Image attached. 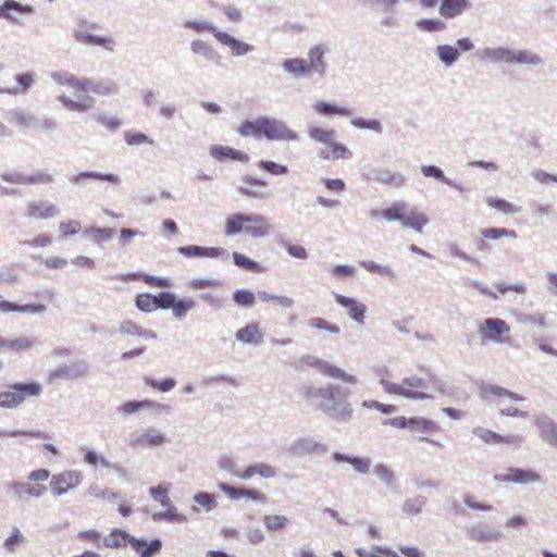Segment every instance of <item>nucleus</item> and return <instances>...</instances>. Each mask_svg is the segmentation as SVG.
Listing matches in <instances>:
<instances>
[{
	"mask_svg": "<svg viewBox=\"0 0 557 557\" xmlns=\"http://www.w3.org/2000/svg\"><path fill=\"white\" fill-rule=\"evenodd\" d=\"M348 395V388L335 384H329L323 387L307 386L302 391V396L306 399L319 398L315 405L319 410L342 421L350 419L352 413L351 406L347 401Z\"/></svg>",
	"mask_w": 557,
	"mask_h": 557,
	"instance_id": "1",
	"label": "nucleus"
},
{
	"mask_svg": "<svg viewBox=\"0 0 557 557\" xmlns=\"http://www.w3.org/2000/svg\"><path fill=\"white\" fill-rule=\"evenodd\" d=\"M53 79L63 86L73 90V99L71 96L62 94L58 100L69 110L76 112H86L94 108L95 99L88 95L90 82L88 79H79L70 73H57Z\"/></svg>",
	"mask_w": 557,
	"mask_h": 557,
	"instance_id": "2",
	"label": "nucleus"
},
{
	"mask_svg": "<svg viewBox=\"0 0 557 557\" xmlns=\"http://www.w3.org/2000/svg\"><path fill=\"white\" fill-rule=\"evenodd\" d=\"M384 391L391 395L403 396L410 399H426L431 395L428 393L429 389L442 392L440 380L429 374L428 380L418 376L406 377L401 384L391 382L385 375L380 379Z\"/></svg>",
	"mask_w": 557,
	"mask_h": 557,
	"instance_id": "3",
	"label": "nucleus"
},
{
	"mask_svg": "<svg viewBox=\"0 0 557 557\" xmlns=\"http://www.w3.org/2000/svg\"><path fill=\"white\" fill-rule=\"evenodd\" d=\"M271 224L261 214L233 213L225 219L224 233L233 236L242 232L251 237H264L269 235Z\"/></svg>",
	"mask_w": 557,
	"mask_h": 557,
	"instance_id": "4",
	"label": "nucleus"
},
{
	"mask_svg": "<svg viewBox=\"0 0 557 557\" xmlns=\"http://www.w3.org/2000/svg\"><path fill=\"white\" fill-rule=\"evenodd\" d=\"M103 545L108 548H122L131 545V547L139 554V557H152L161 550L162 543L154 539L147 543L145 540L136 539L121 529H113L104 539Z\"/></svg>",
	"mask_w": 557,
	"mask_h": 557,
	"instance_id": "5",
	"label": "nucleus"
},
{
	"mask_svg": "<svg viewBox=\"0 0 557 557\" xmlns=\"http://www.w3.org/2000/svg\"><path fill=\"white\" fill-rule=\"evenodd\" d=\"M42 392L41 384L37 382L15 383L8 385L0 392V407L15 408L22 405L26 399L38 397Z\"/></svg>",
	"mask_w": 557,
	"mask_h": 557,
	"instance_id": "6",
	"label": "nucleus"
},
{
	"mask_svg": "<svg viewBox=\"0 0 557 557\" xmlns=\"http://www.w3.org/2000/svg\"><path fill=\"white\" fill-rule=\"evenodd\" d=\"M50 478V471L47 469H36L29 472L27 482H13L10 488L17 497L25 495L40 497L46 493L45 482Z\"/></svg>",
	"mask_w": 557,
	"mask_h": 557,
	"instance_id": "7",
	"label": "nucleus"
},
{
	"mask_svg": "<svg viewBox=\"0 0 557 557\" xmlns=\"http://www.w3.org/2000/svg\"><path fill=\"white\" fill-rule=\"evenodd\" d=\"M84 480L83 472L78 470H65L55 473L50 479V492L53 496H62L78 487Z\"/></svg>",
	"mask_w": 557,
	"mask_h": 557,
	"instance_id": "8",
	"label": "nucleus"
},
{
	"mask_svg": "<svg viewBox=\"0 0 557 557\" xmlns=\"http://www.w3.org/2000/svg\"><path fill=\"white\" fill-rule=\"evenodd\" d=\"M300 367H307L317 369L324 376L339 379L344 382L355 383L356 379L352 375L347 374L342 369L329 363L327 361L320 359L313 355H305L299 359Z\"/></svg>",
	"mask_w": 557,
	"mask_h": 557,
	"instance_id": "9",
	"label": "nucleus"
},
{
	"mask_svg": "<svg viewBox=\"0 0 557 557\" xmlns=\"http://www.w3.org/2000/svg\"><path fill=\"white\" fill-rule=\"evenodd\" d=\"M479 333L483 339L505 343L509 338L510 326L503 319L488 318L479 325Z\"/></svg>",
	"mask_w": 557,
	"mask_h": 557,
	"instance_id": "10",
	"label": "nucleus"
},
{
	"mask_svg": "<svg viewBox=\"0 0 557 557\" xmlns=\"http://www.w3.org/2000/svg\"><path fill=\"white\" fill-rule=\"evenodd\" d=\"M262 137L270 140H296L298 135L289 129L283 122L262 117Z\"/></svg>",
	"mask_w": 557,
	"mask_h": 557,
	"instance_id": "11",
	"label": "nucleus"
},
{
	"mask_svg": "<svg viewBox=\"0 0 557 557\" xmlns=\"http://www.w3.org/2000/svg\"><path fill=\"white\" fill-rule=\"evenodd\" d=\"M473 434L488 445H518L522 442L521 436L515 434L502 435L492 430L481 426L473 429Z\"/></svg>",
	"mask_w": 557,
	"mask_h": 557,
	"instance_id": "12",
	"label": "nucleus"
},
{
	"mask_svg": "<svg viewBox=\"0 0 557 557\" xmlns=\"http://www.w3.org/2000/svg\"><path fill=\"white\" fill-rule=\"evenodd\" d=\"M33 13L34 8L32 5L21 4L14 0H4L2 5H0V17L13 23H20V16Z\"/></svg>",
	"mask_w": 557,
	"mask_h": 557,
	"instance_id": "13",
	"label": "nucleus"
},
{
	"mask_svg": "<svg viewBox=\"0 0 557 557\" xmlns=\"http://www.w3.org/2000/svg\"><path fill=\"white\" fill-rule=\"evenodd\" d=\"M495 480L499 482L531 483L540 481L541 475L533 470L508 468L505 474L495 475Z\"/></svg>",
	"mask_w": 557,
	"mask_h": 557,
	"instance_id": "14",
	"label": "nucleus"
},
{
	"mask_svg": "<svg viewBox=\"0 0 557 557\" xmlns=\"http://www.w3.org/2000/svg\"><path fill=\"white\" fill-rule=\"evenodd\" d=\"M58 213V208L48 201H30L27 203L25 215L33 220H47Z\"/></svg>",
	"mask_w": 557,
	"mask_h": 557,
	"instance_id": "15",
	"label": "nucleus"
},
{
	"mask_svg": "<svg viewBox=\"0 0 557 557\" xmlns=\"http://www.w3.org/2000/svg\"><path fill=\"white\" fill-rule=\"evenodd\" d=\"M210 156L218 161H238L246 163L249 161L247 153L227 146L213 145L210 147Z\"/></svg>",
	"mask_w": 557,
	"mask_h": 557,
	"instance_id": "16",
	"label": "nucleus"
},
{
	"mask_svg": "<svg viewBox=\"0 0 557 557\" xmlns=\"http://www.w3.org/2000/svg\"><path fill=\"white\" fill-rule=\"evenodd\" d=\"M219 487L232 499H239L242 497H246L252 499L255 502L265 503L267 496L260 491L244 488V487H233L225 483H221Z\"/></svg>",
	"mask_w": 557,
	"mask_h": 557,
	"instance_id": "17",
	"label": "nucleus"
},
{
	"mask_svg": "<svg viewBox=\"0 0 557 557\" xmlns=\"http://www.w3.org/2000/svg\"><path fill=\"white\" fill-rule=\"evenodd\" d=\"M165 443V436L154 430H148L131 440V445L138 448L158 447Z\"/></svg>",
	"mask_w": 557,
	"mask_h": 557,
	"instance_id": "18",
	"label": "nucleus"
},
{
	"mask_svg": "<svg viewBox=\"0 0 557 557\" xmlns=\"http://www.w3.org/2000/svg\"><path fill=\"white\" fill-rule=\"evenodd\" d=\"M352 156L351 151L343 144L334 139L326 145V148L321 149L319 157L322 160H338V159H350Z\"/></svg>",
	"mask_w": 557,
	"mask_h": 557,
	"instance_id": "19",
	"label": "nucleus"
},
{
	"mask_svg": "<svg viewBox=\"0 0 557 557\" xmlns=\"http://www.w3.org/2000/svg\"><path fill=\"white\" fill-rule=\"evenodd\" d=\"M335 300L338 305L345 307L348 310V315L357 321V322H363L364 313H366V306L363 304L358 302L357 300L335 294Z\"/></svg>",
	"mask_w": 557,
	"mask_h": 557,
	"instance_id": "20",
	"label": "nucleus"
},
{
	"mask_svg": "<svg viewBox=\"0 0 557 557\" xmlns=\"http://www.w3.org/2000/svg\"><path fill=\"white\" fill-rule=\"evenodd\" d=\"M494 396L508 397L515 401H521L524 399L521 395H519L517 393H512L504 387H500V386H497L494 384H483L480 386V397L482 399L488 400Z\"/></svg>",
	"mask_w": 557,
	"mask_h": 557,
	"instance_id": "21",
	"label": "nucleus"
},
{
	"mask_svg": "<svg viewBox=\"0 0 557 557\" xmlns=\"http://www.w3.org/2000/svg\"><path fill=\"white\" fill-rule=\"evenodd\" d=\"M469 5V0H442L440 14L445 18H454L461 15Z\"/></svg>",
	"mask_w": 557,
	"mask_h": 557,
	"instance_id": "22",
	"label": "nucleus"
},
{
	"mask_svg": "<svg viewBox=\"0 0 557 557\" xmlns=\"http://www.w3.org/2000/svg\"><path fill=\"white\" fill-rule=\"evenodd\" d=\"M144 408L154 409L157 411H164L168 409V407L162 404H159V403L150 400V399H145V400H140V401H137V400L126 401L120 407V410L125 414H132L140 409H144Z\"/></svg>",
	"mask_w": 557,
	"mask_h": 557,
	"instance_id": "23",
	"label": "nucleus"
},
{
	"mask_svg": "<svg viewBox=\"0 0 557 557\" xmlns=\"http://www.w3.org/2000/svg\"><path fill=\"white\" fill-rule=\"evenodd\" d=\"M429 223V218L417 210H409L407 207V213H405V218L401 221V224L405 227H410L418 233H421L423 227Z\"/></svg>",
	"mask_w": 557,
	"mask_h": 557,
	"instance_id": "24",
	"label": "nucleus"
},
{
	"mask_svg": "<svg viewBox=\"0 0 557 557\" xmlns=\"http://www.w3.org/2000/svg\"><path fill=\"white\" fill-rule=\"evenodd\" d=\"M235 474L243 480H248L255 475L272 478L275 475V469L267 463H255L247 467L242 473L237 472Z\"/></svg>",
	"mask_w": 557,
	"mask_h": 557,
	"instance_id": "25",
	"label": "nucleus"
},
{
	"mask_svg": "<svg viewBox=\"0 0 557 557\" xmlns=\"http://www.w3.org/2000/svg\"><path fill=\"white\" fill-rule=\"evenodd\" d=\"M216 40L220 44L230 47L234 55H243L251 50V47L248 44L238 41L237 39H235L234 37L224 32L216 34Z\"/></svg>",
	"mask_w": 557,
	"mask_h": 557,
	"instance_id": "26",
	"label": "nucleus"
},
{
	"mask_svg": "<svg viewBox=\"0 0 557 557\" xmlns=\"http://www.w3.org/2000/svg\"><path fill=\"white\" fill-rule=\"evenodd\" d=\"M407 213V205L405 202H395L389 208L383 209L382 211H373L372 215H381L387 221H403Z\"/></svg>",
	"mask_w": 557,
	"mask_h": 557,
	"instance_id": "27",
	"label": "nucleus"
},
{
	"mask_svg": "<svg viewBox=\"0 0 557 557\" xmlns=\"http://www.w3.org/2000/svg\"><path fill=\"white\" fill-rule=\"evenodd\" d=\"M324 49L322 46H314L309 50L308 57L309 61L308 66L311 72H317L320 75H323L325 72V63L323 61Z\"/></svg>",
	"mask_w": 557,
	"mask_h": 557,
	"instance_id": "28",
	"label": "nucleus"
},
{
	"mask_svg": "<svg viewBox=\"0 0 557 557\" xmlns=\"http://www.w3.org/2000/svg\"><path fill=\"white\" fill-rule=\"evenodd\" d=\"M45 309H46V306L42 304L16 305L14 302H10L7 300L0 301V311H2V312L17 311V312L39 313V312L45 311Z\"/></svg>",
	"mask_w": 557,
	"mask_h": 557,
	"instance_id": "29",
	"label": "nucleus"
},
{
	"mask_svg": "<svg viewBox=\"0 0 557 557\" xmlns=\"http://www.w3.org/2000/svg\"><path fill=\"white\" fill-rule=\"evenodd\" d=\"M541 437L548 444L557 447V423L549 418L539 421Z\"/></svg>",
	"mask_w": 557,
	"mask_h": 557,
	"instance_id": "30",
	"label": "nucleus"
},
{
	"mask_svg": "<svg viewBox=\"0 0 557 557\" xmlns=\"http://www.w3.org/2000/svg\"><path fill=\"white\" fill-rule=\"evenodd\" d=\"M261 337L259 325L256 323L248 324L236 332V338L247 344H257Z\"/></svg>",
	"mask_w": 557,
	"mask_h": 557,
	"instance_id": "31",
	"label": "nucleus"
},
{
	"mask_svg": "<svg viewBox=\"0 0 557 557\" xmlns=\"http://www.w3.org/2000/svg\"><path fill=\"white\" fill-rule=\"evenodd\" d=\"M84 180L106 181L111 184H117L120 182L119 177L114 174H101L97 172H81L70 177V182L75 185L81 184Z\"/></svg>",
	"mask_w": 557,
	"mask_h": 557,
	"instance_id": "32",
	"label": "nucleus"
},
{
	"mask_svg": "<svg viewBox=\"0 0 557 557\" xmlns=\"http://www.w3.org/2000/svg\"><path fill=\"white\" fill-rule=\"evenodd\" d=\"M282 66L286 72L296 76H307L311 73L308 62L299 58L285 60Z\"/></svg>",
	"mask_w": 557,
	"mask_h": 557,
	"instance_id": "33",
	"label": "nucleus"
},
{
	"mask_svg": "<svg viewBox=\"0 0 557 557\" xmlns=\"http://www.w3.org/2000/svg\"><path fill=\"white\" fill-rule=\"evenodd\" d=\"M317 113L321 115H343L349 116L351 115V110L345 107H337L335 104H330L324 101H318L313 106Z\"/></svg>",
	"mask_w": 557,
	"mask_h": 557,
	"instance_id": "34",
	"label": "nucleus"
},
{
	"mask_svg": "<svg viewBox=\"0 0 557 557\" xmlns=\"http://www.w3.org/2000/svg\"><path fill=\"white\" fill-rule=\"evenodd\" d=\"M233 257V260H234V263L246 270V271H250V272H253V273H263L265 272V268L262 267L260 263L249 259L248 257H246L245 255L243 253H239V252H233L232 255Z\"/></svg>",
	"mask_w": 557,
	"mask_h": 557,
	"instance_id": "35",
	"label": "nucleus"
},
{
	"mask_svg": "<svg viewBox=\"0 0 557 557\" xmlns=\"http://www.w3.org/2000/svg\"><path fill=\"white\" fill-rule=\"evenodd\" d=\"M165 511L156 512L153 513L152 518L154 521H169V522H177L183 523L187 520L186 516L178 512L175 507H173L171 504L169 507H165Z\"/></svg>",
	"mask_w": 557,
	"mask_h": 557,
	"instance_id": "36",
	"label": "nucleus"
},
{
	"mask_svg": "<svg viewBox=\"0 0 557 557\" xmlns=\"http://www.w3.org/2000/svg\"><path fill=\"white\" fill-rule=\"evenodd\" d=\"M262 117L256 121H246L238 127V133L244 136H253L255 138L262 137Z\"/></svg>",
	"mask_w": 557,
	"mask_h": 557,
	"instance_id": "37",
	"label": "nucleus"
},
{
	"mask_svg": "<svg viewBox=\"0 0 557 557\" xmlns=\"http://www.w3.org/2000/svg\"><path fill=\"white\" fill-rule=\"evenodd\" d=\"M33 341L26 336H18L15 338H7V350L13 354L26 351L33 347Z\"/></svg>",
	"mask_w": 557,
	"mask_h": 557,
	"instance_id": "38",
	"label": "nucleus"
},
{
	"mask_svg": "<svg viewBox=\"0 0 557 557\" xmlns=\"http://www.w3.org/2000/svg\"><path fill=\"white\" fill-rule=\"evenodd\" d=\"M408 422L411 423V426L413 430L420 431V432H437L440 431V425L430 419L425 418H409Z\"/></svg>",
	"mask_w": 557,
	"mask_h": 557,
	"instance_id": "39",
	"label": "nucleus"
},
{
	"mask_svg": "<svg viewBox=\"0 0 557 557\" xmlns=\"http://www.w3.org/2000/svg\"><path fill=\"white\" fill-rule=\"evenodd\" d=\"M311 139L319 141L323 145H329L332 139L335 138L336 133L334 129H327L322 127H310L308 132Z\"/></svg>",
	"mask_w": 557,
	"mask_h": 557,
	"instance_id": "40",
	"label": "nucleus"
},
{
	"mask_svg": "<svg viewBox=\"0 0 557 557\" xmlns=\"http://www.w3.org/2000/svg\"><path fill=\"white\" fill-rule=\"evenodd\" d=\"M484 54L486 58L495 62L511 63L512 61V50L507 48L486 49Z\"/></svg>",
	"mask_w": 557,
	"mask_h": 557,
	"instance_id": "41",
	"label": "nucleus"
},
{
	"mask_svg": "<svg viewBox=\"0 0 557 557\" xmlns=\"http://www.w3.org/2000/svg\"><path fill=\"white\" fill-rule=\"evenodd\" d=\"M120 331L126 335H136V336H150L156 337V335L151 331H145L140 325H138L134 321H125L120 325Z\"/></svg>",
	"mask_w": 557,
	"mask_h": 557,
	"instance_id": "42",
	"label": "nucleus"
},
{
	"mask_svg": "<svg viewBox=\"0 0 557 557\" xmlns=\"http://www.w3.org/2000/svg\"><path fill=\"white\" fill-rule=\"evenodd\" d=\"M487 205L503 213H517L520 211V207L508 202L505 199L500 198H487Z\"/></svg>",
	"mask_w": 557,
	"mask_h": 557,
	"instance_id": "43",
	"label": "nucleus"
},
{
	"mask_svg": "<svg viewBox=\"0 0 557 557\" xmlns=\"http://www.w3.org/2000/svg\"><path fill=\"white\" fill-rule=\"evenodd\" d=\"M481 235L486 239H499L502 237L516 238L517 233L513 230L488 227L481 231Z\"/></svg>",
	"mask_w": 557,
	"mask_h": 557,
	"instance_id": "44",
	"label": "nucleus"
},
{
	"mask_svg": "<svg viewBox=\"0 0 557 557\" xmlns=\"http://www.w3.org/2000/svg\"><path fill=\"white\" fill-rule=\"evenodd\" d=\"M170 484H159L150 488L151 497L159 502L163 507H169L171 499L168 496Z\"/></svg>",
	"mask_w": 557,
	"mask_h": 557,
	"instance_id": "45",
	"label": "nucleus"
},
{
	"mask_svg": "<svg viewBox=\"0 0 557 557\" xmlns=\"http://www.w3.org/2000/svg\"><path fill=\"white\" fill-rule=\"evenodd\" d=\"M136 307L144 312H152L157 309L156 296L144 293L136 297Z\"/></svg>",
	"mask_w": 557,
	"mask_h": 557,
	"instance_id": "46",
	"label": "nucleus"
},
{
	"mask_svg": "<svg viewBox=\"0 0 557 557\" xmlns=\"http://www.w3.org/2000/svg\"><path fill=\"white\" fill-rule=\"evenodd\" d=\"M263 523L269 531H278L287 525L288 519L284 516L269 515L264 516Z\"/></svg>",
	"mask_w": 557,
	"mask_h": 557,
	"instance_id": "47",
	"label": "nucleus"
},
{
	"mask_svg": "<svg viewBox=\"0 0 557 557\" xmlns=\"http://www.w3.org/2000/svg\"><path fill=\"white\" fill-rule=\"evenodd\" d=\"M512 61L511 63H524V64H539L541 63V58L529 51H512Z\"/></svg>",
	"mask_w": 557,
	"mask_h": 557,
	"instance_id": "48",
	"label": "nucleus"
},
{
	"mask_svg": "<svg viewBox=\"0 0 557 557\" xmlns=\"http://www.w3.org/2000/svg\"><path fill=\"white\" fill-rule=\"evenodd\" d=\"M258 296L264 302H273L283 308H290L294 305L293 299L286 296L269 295L265 292H259Z\"/></svg>",
	"mask_w": 557,
	"mask_h": 557,
	"instance_id": "49",
	"label": "nucleus"
},
{
	"mask_svg": "<svg viewBox=\"0 0 557 557\" xmlns=\"http://www.w3.org/2000/svg\"><path fill=\"white\" fill-rule=\"evenodd\" d=\"M234 301L242 307H250L255 304V294L248 289H238L233 294Z\"/></svg>",
	"mask_w": 557,
	"mask_h": 557,
	"instance_id": "50",
	"label": "nucleus"
},
{
	"mask_svg": "<svg viewBox=\"0 0 557 557\" xmlns=\"http://www.w3.org/2000/svg\"><path fill=\"white\" fill-rule=\"evenodd\" d=\"M195 307V301L193 299H175L174 306H172L173 314L176 318H184L187 312Z\"/></svg>",
	"mask_w": 557,
	"mask_h": 557,
	"instance_id": "51",
	"label": "nucleus"
},
{
	"mask_svg": "<svg viewBox=\"0 0 557 557\" xmlns=\"http://www.w3.org/2000/svg\"><path fill=\"white\" fill-rule=\"evenodd\" d=\"M145 383L148 386H150V387H152L154 389H158L160 392H163V393L173 389L175 387V385H176V381L174 379H165V380L159 382V381H157V380H154L152 377H149V376L145 377Z\"/></svg>",
	"mask_w": 557,
	"mask_h": 557,
	"instance_id": "52",
	"label": "nucleus"
},
{
	"mask_svg": "<svg viewBox=\"0 0 557 557\" xmlns=\"http://www.w3.org/2000/svg\"><path fill=\"white\" fill-rule=\"evenodd\" d=\"M308 324L315 330H324L329 333H338L339 326L335 323H331L323 318H311Z\"/></svg>",
	"mask_w": 557,
	"mask_h": 557,
	"instance_id": "53",
	"label": "nucleus"
},
{
	"mask_svg": "<svg viewBox=\"0 0 557 557\" xmlns=\"http://www.w3.org/2000/svg\"><path fill=\"white\" fill-rule=\"evenodd\" d=\"M437 53L440 59L446 64H451L459 57L458 50L448 45L440 46L437 49Z\"/></svg>",
	"mask_w": 557,
	"mask_h": 557,
	"instance_id": "54",
	"label": "nucleus"
},
{
	"mask_svg": "<svg viewBox=\"0 0 557 557\" xmlns=\"http://www.w3.org/2000/svg\"><path fill=\"white\" fill-rule=\"evenodd\" d=\"M9 120L15 125L26 127L32 124L33 116L25 111L16 110L10 113Z\"/></svg>",
	"mask_w": 557,
	"mask_h": 557,
	"instance_id": "55",
	"label": "nucleus"
},
{
	"mask_svg": "<svg viewBox=\"0 0 557 557\" xmlns=\"http://www.w3.org/2000/svg\"><path fill=\"white\" fill-rule=\"evenodd\" d=\"M417 25L420 29L425 32H437L446 28L445 23L440 20L422 18L417 22Z\"/></svg>",
	"mask_w": 557,
	"mask_h": 557,
	"instance_id": "56",
	"label": "nucleus"
},
{
	"mask_svg": "<svg viewBox=\"0 0 557 557\" xmlns=\"http://www.w3.org/2000/svg\"><path fill=\"white\" fill-rule=\"evenodd\" d=\"M423 506H424L423 498H421V497L410 498L405 502L403 510L410 516H414V515H418L419 512H421Z\"/></svg>",
	"mask_w": 557,
	"mask_h": 557,
	"instance_id": "57",
	"label": "nucleus"
},
{
	"mask_svg": "<svg viewBox=\"0 0 557 557\" xmlns=\"http://www.w3.org/2000/svg\"><path fill=\"white\" fill-rule=\"evenodd\" d=\"M194 499L198 505H200L208 511L213 509L216 506V500H215L214 495L206 493V492L197 493L195 495Z\"/></svg>",
	"mask_w": 557,
	"mask_h": 557,
	"instance_id": "58",
	"label": "nucleus"
},
{
	"mask_svg": "<svg viewBox=\"0 0 557 557\" xmlns=\"http://www.w3.org/2000/svg\"><path fill=\"white\" fill-rule=\"evenodd\" d=\"M81 228H82V225L76 220L64 221V222H61L59 225V230L63 237L75 235L81 231Z\"/></svg>",
	"mask_w": 557,
	"mask_h": 557,
	"instance_id": "59",
	"label": "nucleus"
},
{
	"mask_svg": "<svg viewBox=\"0 0 557 557\" xmlns=\"http://www.w3.org/2000/svg\"><path fill=\"white\" fill-rule=\"evenodd\" d=\"M377 178L380 182H382L384 184H388L394 187H400L405 183L404 176L398 173L391 174L388 172H382V173H380Z\"/></svg>",
	"mask_w": 557,
	"mask_h": 557,
	"instance_id": "60",
	"label": "nucleus"
},
{
	"mask_svg": "<svg viewBox=\"0 0 557 557\" xmlns=\"http://www.w3.org/2000/svg\"><path fill=\"white\" fill-rule=\"evenodd\" d=\"M259 168L273 175H284L288 172V169L285 165L276 164L273 161H260Z\"/></svg>",
	"mask_w": 557,
	"mask_h": 557,
	"instance_id": "61",
	"label": "nucleus"
},
{
	"mask_svg": "<svg viewBox=\"0 0 557 557\" xmlns=\"http://www.w3.org/2000/svg\"><path fill=\"white\" fill-rule=\"evenodd\" d=\"M24 541V536L17 528L13 529L12 534L4 541V547L9 552H14L15 548Z\"/></svg>",
	"mask_w": 557,
	"mask_h": 557,
	"instance_id": "62",
	"label": "nucleus"
},
{
	"mask_svg": "<svg viewBox=\"0 0 557 557\" xmlns=\"http://www.w3.org/2000/svg\"><path fill=\"white\" fill-rule=\"evenodd\" d=\"M176 297L172 293L163 292L156 296L157 309H170L174 306Z\"/></svg>",
	"mask_w": 557,
	"mask_h": 557,
	"instance_id": "63",
	"label": "nucleus"
},
{
	"mask_svg": "<svg viewBox=\"0 0 557 557\" xmlns=\"http://www.w3.org/2000/svg\"><path fill=\"white\" fill-rule=\"evenodd\" d=\"M351 123L359 128H369L374 132L381 133L382 132V125L377 120H364L362 117H357L351 121Z\"/></svg>",
	"mask_w": 557,
	"mask_h": 557,
	"instance_id": "64",
	"label": "nucleus"
}]
</instances>
